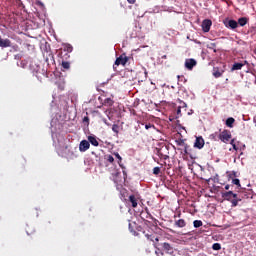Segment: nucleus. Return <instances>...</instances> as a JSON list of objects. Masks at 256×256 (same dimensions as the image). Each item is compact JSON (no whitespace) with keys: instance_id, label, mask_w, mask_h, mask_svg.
<instances>
[{"instance_id":"obj_1","label":"nucleus","mask_w":256,"mask_h":256,"mask_svg":"<svg viewBox=\"0 0 256 256\" xmlns=\"http://www.w3.org/2000/svg\"><path fill=\"white\" fill-rule=\"evenodd\" d=\"M231 132L229 130H223L220 134H219V139L220 141H222V143H227L228 141L231 140Z\"/></svg>"},{"instance_id":"obj_2","label":"nucleus","mask_w":256,"mask_h":256,"mask_svg":"<svg viewBox=\"0 0 256 256\" xmlns=\"http://www.w3.org/2000/svg\"><path fill=\"white\" fill-rule=\"evenodd\" d=\"M129 61V57H127V55L125 54H122L120 55L118 58H116V61H115V65H117V67H119V65H127Z\"/></svg>"},{"instance_id":"obj_3","label":"nucleus","mask_w":256,"mask_h":256,"mask_svg":"<svg viewBox=\"0 0 256 256\" xmlns=\"http://www.w3.org/2000/svg\"><path fill=\"white\" fill-rule=\"evenodd\" d=\"M185 68L188 69V71H193V67L197 66V60L193 58H188L185 60Z\"/></svg>"},{"instance_id":"obj_4","label":"nucleus","mask_w":256,"mask_h":256,"mask_svg":"<svg viewBox=\"0 0 256 256\" xmlns=\"http://www.w3.org/2000/svg\"><path fill=\"white\" fill-rule=\"evenodd\" d=\"M64 54L63 52L60 53V57H65V59H69V53H72L73 51V46H71V44H65L64 48H63Z\"/></svg>"},{"instance_id":"obj_5","label":"nucleus","mask_w":256,"mask_h":256,"mask_svg":"<svg viewBox=\"0 0 256 256\" xmlns=\"http://www.w3.org/2000/svg\"><path fill=\"white\" fill-rule=\"evenodd\" d=\"M211 25H213V22L209 19H205L202 22V31H204V33H209V31H211Z\"/></svg>"},{"instance_id":"obj_6","label":"nucleus","mask_w":256,"mask_h":256,"mask_svg":"<svg viewBox=\"0 0 256 256\" xmlns=\"http://www.w3.org/2000/svg\"><path fill=\"white\" fill-rule=\"evenodd\" d=\"M224 25L227 29H237V27H239V23L235 20H225Z\"/></svg>"},{"instance_id":"obj_7","label":"nucleus","mask_w":256,"mask_h":256,"mask_svg":"<svg viewBox=\"0 0 256 256\" xmlns=\"http://www.w3.org/2000/svg\"><path fill=\"white\" fill-rule=\"evenodd\" d=\"M89 147H91V144H89V141L82 140L79 144V151L81 153H85V151L89 150Z\"/></svg>"},{"instance_id":"obj_8","label":"nucleus","mask_w":256,"mask_h":256,"mask_svg":"<svg viewBox=\"0 0 256 256\" xmlns=\"http://www.w3.org/2000/svg\"><path fill=\"white\" fill-rule=\"evenodd\" d=\"M222 197L226 201H231L233 199H237V194L233 193V191H228V192L222 193Z\"/></svg>"},{"instance_id":"obj_9","label":"nucleus","mask_w":256,"mask_h":256,"mask_svg":"<svg viewBox=\"0 0 256 256\" xmlns=\"http://www.w3.org/2000/svg\"><path fill=\"white\" fill-rule=\"evenodd\" d=\"M194 147L196 149H203V147H205V140L203 139V137L199 136L196 138Z\"/></svg>"},{"instance_id":"obj_10","label":"nucleus","mask_w":256,"mask_h":256,"mask_svg":"<svg viewBox=\"0 0 256 256\" xmlns=\"http://www.w3.org/2000/svg\"><path fill=\"white\" fill-rule=\"evenodd\" d=\"M223 73H225V70L220 69L219 67H214L212 75L215 77V79H219V77L223 76Z\"/></svg>"},{"instance_id":"obj_11","label":"nucleus","mask_w":256,"mask_h":256,"mask_svg":"<svg viewBox=\"0 0 256 256\" xmlns=\"http://www.w3.org/2000/svg\"><path fill=\"white\" fill-rule=\"evenodd\" d=\"M175 143H176V145H178L179 147H184V153L187 154V149H189V145H187V144L185 143V139L179 138V139L175 140Z\"/></svg>"},{"instance_id":"obj_12","label":"nucleus","mask_w":256,"mask_h":256,"mask_svg":"<svg viewBox=\"0 0 256 256\" xmlns=\"http://www.w3.org/2000/svg\"><path fill=\"white\" fill-rule=\"evenodd\" d=\"M140 217L143 219V221H145V219H153V215L149 213V208H145V211L140 213Z\"/></svg>"},{"instance_id":"obj_13","label":"nucleus","mask_w":256,"mask_h":256,"mask_svg":"<svg viewBox=\"0 0 256 256\" xmlns=\"http://www.w3.org/2000/svg\"><path fill=\"white\" fill-rule=\"evenodd\" d=\"M0 47L2 49H5L7 47H11V40H9L8 38L3 39L0 37Z\"/></svg>"},{"instance_id":"obj_14","label":"nucleus","mask_w":256,"mask_h":256,"mask_svg":"<svg viewBox=\"0 0 256 256\" xmlns=\"http://www.w3.org/2000/svg\"><path fill=\"white\" fill-rule=\"evenodd\" d=\"M128 201L129 203H131V207H133V209L137 208L138 202H137V197L135 195H130L128 197Z\"/></svg>"},{"instance_id":"obj_15","label":"nucleus","mask_w":256,"mask_h":256,"mask_svg":"<svg viewBox=\"0 0 256 256\" xmlns=\"http://www.w3.org/2000/svg\"><path fill=\"white\" fill-rule=\"evenodd\" d=\"M245 67V63L236 62L232 65L231 71H241Z\"/></svg>"},{"instance_id":"obj_16","label":"nucleus","mask_w":256,"mask_h":256,"mask_svg":"<svg viewBox=\"0 0 256 256\" xmlns=\"http://www.w3.org/2000/svg\"><path fill=\"white\" fill-rule=\"evenodd\" d=\"M162 248L164 251H166V253H169L171 255V253H173V246H171V244L164 242L162 244Z\"/></svg>"},{"instance_id":"obj_17","label":"nucleus","mask_w":256,"mask_h":256,"mask_svg":"<svg viewBox=\"0 0 256 256\" xmlns=\"http://www.w3.org/2000/svg\"><path fill=\"white\" fill-rule=\"evenodd\" d=\"M145 237L148 239V241H152L155 245L159 243V237H155L153 234H145Z\"/></svg>"},{"instance_id":"obj_18","label":"nucleus","mask_w":256,"mask_h":256,"mask_svg":"<svg viewBox=\"0 0 256 256\" xmlns=\"http://www.w3.org/2000/svg\"><path fill=\"white\" fill-rule=\"evenodd\" d=\"M88 142L89 144L93 145L94 147H99V141H97V138L95 136H88Z\"/></svg>"},{"instance_id":"obj_19","label":"nucleus","mask_w":256,"mask_h":256,"mask_svg":"<svg viewBox=\"0 0 256 256\" xmlns=\"http://www.w3.org/2000/svg\"><path fill=\"white\" fill-rule=\"evenodd\" d=\"M186 225H187V222L185 221V219H179L175 221L176 227L183 228V227H186Z\"/></svg>"},{"instance_id":"obj_20","label":"nucleus","mask_w":256,"mask_h":256,"mask_svg":"<svg viewBox=\"0 0 256 256\" xmlns=\"http://www.w3.org/2000/svg\"><path fill=\"white\" fill-rule=\"evenodd\" d=\"M62 59V67L63 69H70L71 63L67 62V59H65V56H61Z\"/></svg>"},{"instance_id":"obj_21","label":"nucleus","mask_w":256,"mask_h":256,"mask_svg":"<svg viewBox=\"0 0 256 256\" xmlns=\"http://www.w3.org/2000/svg\"><path fill=\"white\" fill-rule=\"evenodd\" d=\"M249 19H247L246 17H241L238 19V25H240V27H245L246 23H248Z\"/></svg>"},{"instance_id":"obj_22","label":"nucleus","mask_w":256,"mask_h":256,"mask_svg":"<svg viewBox=\"0 0 256 256\" xmlns=\"http://www.w3.org/2000/svg\"><path fill=\"white\" fill-rule=\"evenodd\" d=\"M30 69L33 71L34 74L39 75V70L41 69V67H39V65L36 64H30Z\"/></svg>"},{"instance_id":"obj_23","label":"nucleus","mask_w":256,"mask_h":256,"mask_svg":"<svg viewBox=\"0 0 256 256\" xmlns=\"http://www.w3.org/2000/svg\"><path fill=\"white\" fill-rule=\"evenodd\" d=\"M233 123H235V118H233V117L227 118V120H226V126L227 127L232 128L233 127Z\"/></svg>"},{"instance_id":"obj_24","label":"nucleus","mask_w":256,"mask_h":256,"mask_svg":"<svg viewBox=\"0 0 256 256\" xmlns=\"http://www.w3.org/2000/svg\"><path fill=\"white\" fill-rule=\"evenodd\" d=\"M230 201H231L232 207H237V205H239V201H241V199L236 197V198L231 199Z\"/></svg>"},{"instance_id":"obj_25","label":"nucleus","mask_w":256,"mask_h":256,"mask_svg":"<svg viewBox=\"0 0 256 256\" xmlns=\"http://www.w3.org/2000/svg\"><path fill=\"white\" fill-rule=\"evenodd\" d=\"M193 225H194V227H195L196 229H198V227H203V221H201V220H195V221L193 222Z\"/></svg>"},{"instance_id":"obj_26","label":"nucleus","mask_w":256,"mask_h":256,"mask_svg":"<svg viewBox=\"0 0 256 256\" xmlns=\"http://www.w3.org/2000/svg\"><path fill=\"white\" fill-rule=\"evenodd\" d=\"M177 102L179 103L180 109H185L187 108V103H185L184 101H182L181 99H178Z\"/></svg>"},{"instance_id":"obj_27","label":"nucleus","mask_w":256,"mask_h":256,"mask_svg":"<svg viewBox=\"0 0 256 256\" xmlns=\"http://www.w3.org/2000/svg\"><path fill=\"white\" fill-rule=\"evenodd\" d=\"M104 105H107L108 107H112L113 105V99L111 98H106L104 101Z\"/></svg>"},{"instance_id":"obj_28","label":"nucleus","mask_w":256,"mask_h":256,"mask_svg":"<svg viewBox=\"0 0 256 256\" xmlns=\"http://www.w3.org/2000/svg\"><path fill=\"white\" fill-rule=\"evenodd\" d=\"M212 249H213L214 251H221V244H219V243H214V244L212 245Z\"/></svg>"},{"instance_id":"obj_29","label":"nucleus","mask_w":256,"mask_h":256,"mask_svg":"<svg viewBox=\"0 0 256 256\" xmlns=\"http://www.w3.org/2000/svg\"><path fill=\"white\" fill-rule=\"evenodd\" d=\"M112 131L116 133V135H119V125L113 124L112 125Z\"/></svg>"},{"instance_id":"obj_30","label":"nucleus","mask_w":256,"mask_h":256,"mask_svg":"<svg viewBox=\"0 0 256 256\" xmlns=\"http://www.w3.org/2000/svg\"><path fill=\"white\" fill-rule=\"evenodd\" d=\"M105 159L108 161V163H115V158H113L112 155H106Z\"/></svg>"},{"instance_id":"obj_31","label":"nucleus","mask_w":256,"mask_h":256,"mask_svg":"<svg viewBox=\"0 0 256 256\" xmlns=\"http://www.w3.org/2000/svg\"><path fill=\"white\" fill-rule=\"evenodd\" d=\"M115 157L117 158L118 160V165H120L121 167V162L123 161V158L121 157V155H119V153H114Z\"/></svg>"},{"instance_id":"obj_32","label":"nucleus","mask_w":256,"mask_h":256,"mask_svg":"<svg viewBox=\"0 0 256 256\" xmlns=\"http://www.w3.org/2000/svg\"><path fill=\"white\" fill-rule=\"evenodd\" d=\"M230 145H232L234 151H238V150H239V148H238L237 145L235 144V139H232V140L230 141Z\"/></svg>"},{"instance_id":"obj_33","label":"nucleus","mask_w":256,"mask_h":256,"mask_svg":"<svg viewBox=\"0 0 256 256\" xmlns=\"http://www.w3.org/2000/svg\"><path fill=\"white\" fill-rule=\"evenodd\" d=\"M233 185H237V187H241V181L237 178L232 180Z\"/></svg>"},{"instance_id":"obj_34","label":"nucleus","mask_w":256,"mask_h":256,"mask_svg":"<svg viewBox=\"0 0 256 256\" xmlns=\"http://www.w3.org/2000/svg\"><path fill=\"white\" fill-rule=\"evenodd\" d=\"M159 173H161V168H159V167H154V168H153V174H154V175H159Z\"/></svg>"},{"instance_id":"obj_35","label":"nucleus","mask_w":256,"mask_h":256,"mask_svg":"<svg viewBox=\"0 0 256 256\" xmlns=\"http://www.w3.org/2000/svg\"><path fill=\"white\" fill-rule=\"evenodd\" d=\"M176 119H179V117H181V107H178L176 110Z\"/></svg>"},{"instance_id":"obj_36","label":"nucleus","mask_w":256,"mask_h":256,"mask_svg":"<svg viewBox=\"0 0 256 256\" xmlns=\"http://www.w3.org/2000/svg\"><path fill=\"white\" fill-rule=\"evenodd\" d=\"M20 67H22V69H25V67H27V61L22 60V61L20 62Z\"/></svg>"},{"instance_id":"obj_37","label":"nucleus","mask_w":256,"mask_h":256,"mask_svg":"<svg viewBox=\"0 0 256 256\" xmlns=\"http://www.w3.org/2000/svg\"><path fill=\"white\" fill-rule=\"evenodd\" d=\"M151 127H155V126L152 125L151 123H148L145 125V129H151Z\"/></svg>"},{"instance_id":"obj_38","label":"nucleus","mask_w":256,"mask_h":256,"mask_svg":"<svg viewBox=\"0 0 256 256\" xmlns=\"http://www.w3.org/2000/svg\"><path fill=\"white\" fill-rule=\"evenodd\" d=\"M14 59H17L18 61L21 59V54H16L15 56H14Z\"/></svg>"},{"instance_id":"obj_39","label":"nucleus","mask_w":256,"mask_h":256,"mask_svg":"<svg viewBox=\"0 0 256 256\" xmlns=\"http://www.w3.org/2000/svg\"><path fill=\"white\" fill-rule=\"evenodd\" d=\"M128 1V3H130V5H135V2L137 1V0H127Z\"/></svg>"},{"instance_id":"obj_40","label":"nucleus","mask_w":256,"mask_h":256,"mask_svg":"<svg viewBox=\"0 0 256 256\" xmlns=\"http://www.w3.org/2000/svg\"><path fill=\"white\" fill-rule=\"evenodd\" d=\"M37 5H39L40 7H44L43 2H41V1H38Z\"/></svg>"},{"instance_id":"obj_41","label":"nucleus","mask_w":256,"mask_h":256,"mask_svg":"<svg viewBox=\"0 0 256 256\" xmlns=\"http://www.w3.org/2000/svg\"><path fill=\"white\" fill-rule=\"evenodd\" d=\"M83 121L89 123V117H84Z\"/></svg>"},{"instance_id":"obj_42","label":"nucleus","mask_w":256,"mask_h":256,"mask_svg":"<svg viewBox=\"0 0 256 256\" xmlns=\"http://www.w3.org/2000/svg\"><path fill=\"white\" fill-rule=\"evenodd\" d=\"M129 230L133 233V228L131 226V223H129Z\"/></svg>"},{"instance_id":"obj_43","label":"nucleus","mask_w":256,"mask_h":256,"mask_svg":"<svg viewBox=\"0 0 256 256\" xmlns=\"http://www.w3.org/2000/svg\"><path fill=\"white\" fill-rule=\"evenodd\" d=\"M229 188H230L229 185H226V186H225L226 191H229Z\"/></svg>"},{"instance_id":"obj_44","label":"nucleus","mask_w":256,"mask_h":256,"mask_svg":"<svg viewBox=\"0 0 256 256\" xmlns=\"http://www.w3.org/2000/svg\"><path fill=\"white\" fill-rule=\"evenodd\" d=\"M254 55H256V48L253 50Z\"/></svg>"},{"instance_id":"obj_45","label":"nucleus","mask_w":256,"mask_h":256,"mask_svg":"<svg viewBox=\"0 0 256 256\" xmlns=\"http://www.w3.org/2000/svg\"><path fill=\"white\" fill-rule=\"evenodd\" d=\"M65 149H69V146H66Z\"/></svg>"},{"instance_id":"obj_46","label":"nucleus","mask_w":256,"mask_h":256,"mask_svg":"<svg viewBox=\"0 0 256 256\" xmlns=\"http://www.w3.org/2000/svg\"><path fill=\"white\" fill-rule=\"evenodd\" d=\"M34 75H36V77H39V76H37V74H34Z\"/></svg>"}]
</instances>
